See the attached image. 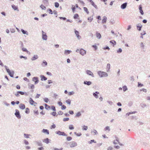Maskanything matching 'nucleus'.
<instances>
[{
  "mask_svg": "<svg viewBox=\"0 0 150 150\" xmlns=\"http://www.w3.org/2000/svg\"><path fill=\"white\" fill-rule=\"evenodd\" d=\"M98 74L100 77H106L108 76V74L104 72L99 71L98 72Z\"/></svg>",
  "mask_w": 150,
  "mask_h": 150,
  "instance_id": "nucleus-1",
  "label": "nucleus"
},
{
  "mask_svg": "<svg viewBox=\"0 0 150 150\" xmlns=\"http://www.w3.org/2000/svg\"><path fill=\"white\" fill-rule=\"evenodd\" d=\"M29 102L31 105H33L35 106H36L37 104V103L35 102L31 98H30Z\"/></svg>",
  "mask_w": 150,
  "mask_h": 150,
  "instance_id": "nucleus-2",
  "label": "nucleus"
},
{
  "mask_svg": "<svg viewBox=\"0 0 150 150\" xmlns=\"http://www.w3.org/2000/svg\"><path fill=\"white\" fill-rule=\"evenodd\" d=\"M6 71L8 73L9 75L11 77H13V76L14 72L13 71H11L9 69L6 68Z\"/></svg>",
  "mask_w": 150,
  "mask_h": 150,
  "instance_id": "nucleus-3",
  "label": "nucleus"
},
{
  "mask_svg": "<svg viewBox=\"0 0 150 150\" xmlns=\"http://www.w3.org/2000/svg\"><path fill=\"white\" fill-rule=\"evenodd\" d=\"M139 12L141 14V15H143L144 14V13L142 10V5L141 4L139 6Z\"/></svg>",
  "mask_w": 150,
  "mask_h": 150,
  "instance_id": "nucleus-4",
  "label": "nucleus"
},
{
  "mask_svg": "<svg viewBox=\"0 0 150 150\" xmlns=\"http://www.w3.org/2000/svg\"><path fill=\"white\" fill-rule=\"evenodd\" d=\"M42 39L45 40H47V36L46 35V33L43 31H42Z\"/></svg>",
  "mask_w": 150,
  "mask_h": 150,
  "instance_id": "nucleus-5",
  "label": "nucleus"
},
{
  "mask_svg": "<svg viewBox=\"0 0 150 150\" xmlns=\"http://www.w3.org/2000/svg\"><path fill=\"white\" fill-rule=\"evenodd\" d=\"M56 133L59 135L67 136V135L64 132H62L60 131H58Z\"/></svg>",
  "mask_w": 150,
  "mask_h": 150,
  "instance_id": "nucleus-6",
  "label": "nucleus"
},
{
  "mask_svg": "<svg viewBox=\"0 0 150 150\" xmlns=\"http://www.w3.org/2000/svg\"><path fill=\"white\" fill-rule=\"evenodd\" d=\"M15 115H16V116L18 119H20L21 118V116L20 115V113L18 110H16V112L15 113Z\"/></svg>",
  "mask_w": 150,
  "mask_h": 150,
  "instance_id": "nucleus-7",
  "label": "nucleus"
},
{
  "mask_svg": "<svg viewBox=\"0 0 150 150\" xmlns=\"http://www.w3.org/2000/svg\"><path fill=\"white\" fill-rule=\"evenodd\" d=\"M142 27V25L141 23L138 24L137 25V29L139 31H140Z\"/></svg>",
  "mask_w": 150,
  "mask_h": 150,
  "instance_id": "nucleus-8",
  "label": "nucleus"
},
{
  "mask_svg": "<svg viewBox=\"0 0 150 150\" xmlns=\"http://www.w3.org/2000/svg\"><path fill=\"white\" fill-rule=\"evenodd\" d=\"M80 54L82 55H83L86 54V51L82 49H81L80 50Z\"/></svg>",
  "mask_w": 150,
  "mask_h": 150,
  "instance_id": "nucleus-9",
  "label": "nucleus"
},
{
  "mask_svg": "<svg viewBox=\"0 0 150 150\" xmlns=\"http://www.w3.org/2000/svg\"><path fill=\"white\" fill-rule=\"evenodd\" d=\"M107 20V18L105 16H104L103 18V19L102 20V23L103 24L105 23H106V21Z\"/></svg>",
  "mask_w": 150,
  "mask_h": 150,
  "instance_id": "nucleus-10",
  "label": "nucleus"
},
{
  "mask_svg": "<svg viewBox=\"0 0 150 150\" xmlns=\"http://www.w3.org/2000/svg\"><path fill=\"white\" fill-rule=\"evenodd\" d=\"M33 81L35 82V84H37L38 82V78L36 77H34L33 78Z\"/></svg>",
  "mask_w": 150,
  "mask_h": 150,
  "instance_id": "nucleus-11",
  "label": "nucleus"
},
{
  "mask_svg": "<svg viewBox=\"0 0 150 150\" xmlns=\"http://www.w3.org/2000/svg\"><path fill=\"white\" fill-rule=\"evenodd\" d=\"M77 145V144L75 142H71L70 146L71 147H74Z\"/></svg>",
  "mask_w": 150,
  "mask_h": 150,
  "instance_id": "nucleus-12",
  "label": "nucleus"
},
{
  "mask_svg": "<svg viewBox=\"0 0 150 150\" xmlns=\"http://www.w3.org/2000/svg\"><path fill=\"white\" fill-rule=\"evenodd\" d=\"M86 73L87 74L91 76L92 77H93L94 76V75L93 74V73L91 71L87 70L86 71Z\"/></svg>",
  "mask_w": 150,
  "mask_h": 150,
  "instance_id": "nucleus-13",
  "label": "nucleus"
},
{
  "mask_svg": "<svg viewBox=\"0 0 150 150\" xmlns=\"http://www.w3.org/2000/svg\"><path fill=\"white\" fill-rule=\"evenodd\" d=\"M89 1L90 2L91 4L96 8H97V6L95 5L94 2L92 0H89Z\"/></svg>",
  "mask_w": 150,
  "mask_h": 150,
  "instance_id": "nucleus-14",
  "label": "nucleus"
},
{
  "mask_svg": "<svg viewBox=\"0 0 150 150\" xmlns=\"http://www.w3.org/2000/svg\"><path fill=\"white\" fill-rule=\"evenodd\" d=\"M19 107L22 110H23L25 108V105L24 104H21L20 105Z\"/></svg>",
  "mask_w": 150,
  "mask_h": 150,
  "instance_id": "nucleus-15",
  "label": "nucleus"
},
{
  "mask_svg": "<svg viewBox=\"0 0 150 150\" xmlns=\"http://www.w3.org/2000/svg\"><path fill=\"white\" fill-rule=\"evenodd\" d=\"M45 108L47 110H49L51 109V107L46 104H45Z\"/></svg>",
  "mask_w": 150,
  "mask_h": 150,
  "instance_id": "nucleus-16",
  "label": "nucleus"
},
{
  "mask_svg": "<svg viewBox=\"0 0 150 150\" xmlns=\"http://www.w3.org/2000/svg\"><path fill=\"white\" fill-rule=\"evenodd\" d=\"M42 132L44 133H46L47 134H49V131L46 129H43L42 130Z\"/></svg>",
  "mask_w": 150,
  "mask_h": 150,
  "instance_id": "nucleus-17",
  "label": "nucleus"
},
{
  "mask_svg": "<svg viewBox=\"0 0 150 150\" xmlns=\"http://www.w3.org/2000/svg\"><path fill=\"white\" fill-rule=\"evenodd\" d=\"M96 35L97 38L99 39L101 38V35L100 33H96Z\"/></svg>",
  "mask_w": 150,
  "mask_h": 150,
  "instance_id": "nucleus-18",
  "label": "nucleus"
},
{
  "mask_svg": "<svg viewBox=\"0 0 150 150\" xmlns=\"http://www.w3.org/2000/svg\"><path fill=\"white\" fill-rule=\"evenodd\" d=\"M43 142L47 144H48L49 143V139L48 138H46L44 139Z\"/></svg>",
  "mask_w": 150,
  "mask_h": 150,
  "instance_id": "nucleus-19",
  "label": "nucleus"
},
{
  "mask_svg": "<svg viewBox=\"0 0 150 150\" xmlns=\"http://www.w3.org/2000/svg\"><path fill=\"white\" fill-rule=\"evenodd\" d=\"M38 58V57L37 55H35L31 59L32 60H34L37 59Z\"/></svg>",
  "mask_w": 150,
  "mask_h": 150,
  "instance_id": "nucleus-20",
  "label": "nucleus"
},
{
  "mask_svg": "<svg viewBox=\"0 0 150 150\" xmlns=\"http://www.w3.org/2000/svg\"><path fill=\"white\" fill-rule=\"evenodd\" d=\"M127 3L125 2L122 4V9H124L127 6Z\"/></svg>",
  "mask_w": 150,
  "mask_h": 150,
  "instance_id": "nucleus-21",
  "label": "nucleus"
},
{
  "mask_svg": "<svg viewBox=\"0 0 150 150\" xmlns=\"http://www.w3.org/2000/svg\"><path fill=\"white\" fill-rule=\"evenodd\" d=\"M99 93L98 92L96 91V92L95 93H94L93 94V96L96 97V98H98V96L97 95Z\"/></svg>",
  "mask_w": 150,
  "mask_h": 150,
  "instance_id": "nucleus-22",
  "label": "nucleus"
},
{
  "mask_svg": "<svg viewBox=\"0 0 150 150\" xmlns=\"http://www.w3.org/2000/svg\"><path fill=\"white\" fill-rule=\"evenodd\" d=\"M110 43L112 44L113 45V46H114V45L116 44V42L114 40H112L110 41Z\"/></svg>",
  "mask_w": 150,
  "mask_h": 150,
  "instance_id": "nucleus-23",
  "label": "nucleus"
},
{
  "mask_svg": "<svg viewBox=\"0 0 150 150\" xmlns=\"http://www.w3.org/2000/svg\"><path fill=\"white\" fill-rule=\"evenodd\" d=\"M137 112L136 111H134V112H130L129 113H127L126 114V115H129L131 114H134L135 113H136Z\"/></svg>",
  "mask_w": 150,
  "mask_h": 150,
  "instance_id": "nucleus-24",
  "label": "nucleus"
},
{
  "mask_svg": "<svg viewBox=\"0 0 150 150\" xmlns=\"http://www.w3.org/2000/svg\"><path fill=\"white\" fill-rule=\"evenodd\" d=\"M146 34V32H145V31H143V32L142 33H141V36H140V38H143V35H145Z\"/></svg>",
  "mask_w": 150,
  "mask_h": 150,
  "instance_id": "nucleus-25",
  "label": "nucleus"
},
{
  "mask_svg": "<svg viewBox=\"0 0 150 150\" xmlns=\"http://www.w3.org/2000/svg\"><path fill=\"white\" fill-rule=\"evenodd\" d=\"M91 81H84V83L86 84H87L88 85H89L91 84Z\"/></svg>",
  "mask_w": 150,
  "mask_h": 150,
  "instance_id": "nucleus-26",
  "label": "nucleus"
},
{
  "mask_svg": "<svg viewBox=\"0 0 150 150\" xmlns=\"http://www.w3.org/2000/svg\"><path fill=\"white\" fill-rule=\"evenodd\" d=\"M25 112L27 114H28L29 113L30 109L28 108H26Z\"/></svg>",
  "mask_w": 150,
  "mask_h": 150,
  "instance_id": "nucleus-27",
  "label": "nucleus"
},
{
  "mask_svg": "<svg viewBox=\"0 0 150 150\" xmlns=\"http://www.w3.org/2000/svg\"><path fill=\"white\" fill-rule=\"evenodd\" d=\"M122 88L124 91H125L127 90V87L126 86H122Z\"/></svg>",
  "mask_w": 150,
  "mask_h": 150,
  "instance_id": "nucleus-28",
  "label": "nucleus"
},
{
  "mask_svg": "<svg viewBox=\"0 0 150 150\" xmlns=\"http://www.w3.org/2000/svg\"><path fill=\"white\" fill-rule=\"evenodd\" d=\"M75 34H76L77 37L79 38V32L76 30H75Z\"/></svg>",
  "mask_w": 150,
  "mask_h": 150,
  "instance_id": "nucleus-29",
  "label": "nucleus"
},
{
  "mask_svg": "<svg viewBox=\"0 0 150 150\" xmlns=\"http://www.w3.org/2000/svg\"><path fill=\"white\" fill-rule=\"evenodd\" d=\"M66 102L67 104L70 105L71 104V100L69 99H68L66 101Z\"/></svg>",
  "mask_w": 150,
  "mask_h": 150,
  "instance_id": "nucleus-30",
  "label": "nucleus"
},
{
  "mask_svg": "<svg viewBox=\"0 0 150 150\" xmlns=\"http://www.w3.org/2000/svg\"><path fill=\"white\" fill-rule=\"evenodd\" d=\"M97 18L98 19V23H99L100 21L101 20V17L100 16H98Z\"/></svg>",
  "mask_w": 150,
  "mask_h": 150,
  "instance_id": "nucleus-31",
  "label": "nucleus"
},
{
  "mask_svg": "<svg viewBox=\"0 0 150 150\" xmlns=\"http://www.w3.org/2000/svg\"><path fill=\"white\" fill-rule=\"evenodd\" d=\"M83 9L84 11H86L88 14L89 13V12L88 11V9L87 8L85 7H84Z\"/></svg>",
  "mask_w": 150,
  "mask_h": 150,
  "instance_id": "nucleus-32",
  "label": "nucleus"
},
{
  "mask_svg": "<svg viewBox=\"0 0 150 150\" xmlns=\"http://www.w3.org/2000/svg\"><path fill=\"white\" fill-rule=\"evenodd\" d=\"M81 115V114L80 112H78L76 115V117H79Z\"/></svg>",
  "mask_w": 150,
  "mask_h": 150,
  "instance_id": "nucleus-33",
  "label": "nucleus"
},
{
  "mask_svg": "<svg viewBox=\"0 0 150 150\" xmlns=\"http://www.w3.org/2000/svg\"><path fill=\"white\" fill-rule=\"evenodd\" d=\"M71 52V51L70 50H66L65 51L64 53L65 54H69Z\"/></svg>",
  "mask_w": 150,
  "mask_h": 150,
  "instance_id": "nucleus-34",
  "label": "nucleus"
},
{
  "mask_svg": "<svg viewBox=\"0 0 150 150\" xmlns=\"http://www.w3.org/2000/svg\"><path fill=\"white\" fill-rule=\"evenodd\" d=\"M79 17V16L78 14H75L74 16V19H76V18H78Z\"/></svg>",
  "mask_w": 150,
  "mask_h": 150,
  "instance_id": "nucleus-35",
  "label": "nucleus"
},
{
  "mask_svg": "<svg viewBox=\"0 0 150 150\" xmlns=\"http://www.w3.org/2000/svg\"><path fill=\"white\" fill-rule=\"evenodd\" d=\"M22 50L23 51L26 52L28 53L29 52L24 47H23L22 48Z\"/></svg>",
  "mask_w": 150,
  "mask_h": 150,
  "instance_id": "nucleus-36",
  "label": "nucleus"
},
{
  "mask_svg": "<svg viewBox=\"0 0 150 150\" xmlns=\"http://www.w3.org/2000/svg\"><path fill=\"white\" fill-rule=\"evenodd\" d=\"M69 128L70 129H74L73 125H69Z\"/></svg>",
  "mask_w": 150,
  "mask_h": 150,
  "instance_id": "nucleus-37",
  "label": "nucleus"
},
{
  "mask_svg": "<svg viewBox=\"0 0 150 150\" xmlns=\"http://www.w3.org/2000/svg\"><path fill=\"white\" fill-rule=\"evenodd\" d=\"M140 47L141 48H142V49H144V45L143 44V43L142 42L140 44Z\"/></svg>",
  "mask_w": 150,
  "mask_h": 150,
  "instance_id": "nucleus-38",
  "label": "nucleus"
},
{
  "mask_svg": "<svg viewBox=\"0 0 150 150\" xmlns=\"http://www.w3.org/2000/svg\"><path fill=\"white\" fill-rule=\"evenodd\" d=\"M29 86L31 89H33L34 88V86L33 84H30V85H29Z\"/></svg>",
  "mask_w": 150,
  "mask_h": 150,
  "instance_id": "nucleus-39",
  "label": "nucleus"
},
{
  "mask_svg": "<svg viewBox=\"0 0 150 150\" xmlns=\"http://www.w3.org/2000/svg\"><path fill=\"white\" fill-rule=\"evenodd\" d=\"M55 6L56 8H58L59 6V4L57 2H55Z\"/></svg>",
  "mask_w": 150,
  "mask_h": 150,
  "instance_id": "nucleus-40",
  "label": "nucleus"
},
{
  "mask_svg": "<svg viewBox=\"0 0 150 150\" xmlns=\"http://www.w3.org/2000/svg\"><path fill=\"white\" fill-rule=\"evenodd\" d=\"M72 139V138L71 137H68L67 138V139L68 141L71 140Z\"/></svg>",
  "mask_w": 150,
  "mask_h": 150,
  "instance_id": "nucleus-41",
  "label": "nucleus"
},
{
  "mask_svg": "<svg viewBox=\"0 0 150 150\" xmlns=\"http://www.w3.org/2000/svg\"><path fill=\"white\" fill-rule=\"evenodd\" d=\"M92 132L94 133V135L97 134H98L97 132L95 129L93 130Z\"/></svg>",
  "mask_w": 150,
  "mask_h": 150,
  "instance_id": "nucleus-42",
  "label": "nucleus"
},
{
  "mask_svg": "<svg viewBox=\"0 0 150 150\" xmlns=\"http://www.w3.org/2000/svg\"><path fill=\"white\" fill-rule=\"evenodd\" d=\"M51 108L53 111H56V108H55V107L54 106H53V105L51 107Z\"/></svg>",
  "mask_w": 150,
  "mask_h": 150,
  "instance_id": "nucleus-43",
  "label": "nucleus"
},
{
  "mask_svg": "<svg viewBox=\"0 0 150 150\" xmlns=\"http://www.w3.org/2000/svg\"><path fill=\"white\" fill-rule=\"evenodd\" d=\"M88 20L89 22H91L93 20V18L91 17H90L88 18Z\"/></svg>",
  "mask_w": 150,
  "mask_h": 150,
  "instance_id": "nucleus-44",
  "label": "nucleus"
},
{
  "mask_svg": "<svg viewBox=\"0 0 150 150\" xmlns=\"http://www.w3.org/2000/svg\"><path fill=\"white\" fill-rule=\"evenodd\" d=\"M138 83V87H141V86H144V85L139 82Z\"/></svg>",
  "mask_w": 150,
  "mask_h": 150,
  "instance_id": "nucleus-45",
  "label": "nucleus"
},
{
  "mask_svg": "<svg viewBox=\"0 0 150 150\" xmlns=\"http://www.w3.org/2000/svg\"><path fill=\"white\" fill-rule=\"evenodd\" d=\"M51 114L52 115L54 116L56 115L57 113L56 112H53L51 113Z\"/></svg>",
  "mask_w": 150,
  "mask_h": 150,
  "instance_id": "nucleus-46",
  "label": "nucleus"
},
{
  "mask_svg": "<svg viewBox=\"0 0 150 150\" xmlns=\"http://www.w3.org/2000/svg\"><path fill=\"white\" fill-rule=\"evenodd\" d=\"M88 129V127L87 126L85 125L83 127V130H86Z\"/></svg>",
  "mask_w": 150,
  "mask_h": 150,
  "instance_id": "nucleus-47",
  "label": "nucleus"
},
{
  "mask_svg": "<svg viewBox=\"0 0 150 150\" xmlns=\"http://www.w3.org/2000/svg\"><path fill=\"white\" fill-rule=\"evenodd\" d=\"M72 9L74 13L75 11V7L74 6H72Z\"/></svg>",
  "mask_w": 150,
  "mask_h": 150,
  "instance_id": "nucleus-48",
  "label": "nucleus"
},
{
  "mask_svg": "<svg viewBox=\"0 0 150 150\" xmlns=\"http://www.w3.org/2000/svg\"><path fill=\"white\" fill-rule=\"evenodd\" d=\"M104 129H105V131H106V130H108V131H110V127L109 126H107V127H106Z\"/></svg>",
  "mask_w": 150,
  "mask_h": 150,
  "instance_id": "nucleus-49",
  "label": "nucleus"
},
{
  "mask_svg": "<svg viewBox=\"0 0 150 150\" xmlns=\"http://www.w3.org/2000/svg\"><path fill=\"white\" fill-rule=\"evenodd\" d=\"M130 79L131 81H134V77L133 76H131L130 78Z\"/></svg>",
  "mask_w": 150,
  "mask_h": 150,
  "instance_id": "nucleus-50",
  "label": "nucleus"
},
{
  "mask_svg": "<svg viewBox=\"0 0 150 150\" xmlns=\"http://www.w3.org/2000/svg\"><path fill=\"white\" fill-rule=\"evenodd\" d=\"M61 106V109L62 110L65 109L66 108V106L64 105H62Z\"/></svg>",
  "mask_w": 150,
  "mask_h": 150,
  "instance_id": "nucleus-51",
  "label": "nucleus"
},
{
  "mask_svg": "<svg viewBox=\"0 0 150 150\" xmlns=\"http://www.w3.org/2000/svg\"><path fill=\"white\" fill-rule=\"evenodd\" d=\"M69 120V118H65L63 119V121L64 122H65L66 121H68Z\"/></svg>",
  "mask_w": 150,
  "mask_h": 150,
  "instance_id": "nucleus-52",
  "label": "nucleus"
},
{
  "mask_svg": "<svg viewBox=\"0 0 150 150\" xmlns=\"http://www.w3.org/2000/svg\"><path fill=\"white\" fill-rule=\"evenodd\" d=\"M34 113L35 114L38 115V110H34L33 111Z\"/></svg>",
  "mask_w": 150,
  "mask_h": 150,
  "instance_id": "nucleus-53",
  "label": "nucleus"
},
{
  "mask_svg": "<svg viewBox=\"0 0 150 150\" xmlns=\"http://www.w3.org/2000/svg\"><path fill=\"white\" fill-rule=\"evenodd\" d=\"M40 7L42 9H46L45 7L43 5H41L40 6Z\"/></svg>",
  "mask_w": 150,
  "mask_h": 150,
  "instance_id": "nucleus-54",
  "label": "nucleus"
},
{
  "mask_svg": "<svg viewBox=\"0 0 150 150\" xmlns=\"http://www.w3.org/2000/svg\"><path fill=\"white\" fill-rule=\"evenodd\" d=\"M74 134L78 136H80L81 135V133H77L76 132H74Z\"/></svg>",
  "mask_w": 150,
  "mask_h": 150,
  "instance_id": "nucleus-55",
  "label": "nucleus"
},
{
  "mask_svg": "<svg viewBox=\"0 0 150 150\" xmlns=\"http://www.w3.org/2000/svg\"><path fill=\"white\" fill-rule=\"evenodd\" d=\"M48 11L49 13H50L52 14V11L51 9H48Z\"/></svg>",
  "mask_w": 150,
  "mask_h": 150,
  "instance_id": "nucleus-56",
  "label": "nucleus"
},
{
  "mask_svg": "<svg viewBox=\"0 0 150 150\" xmlns=\"http://www.w3.org/2000/svg\"><path fill=\"white\" fill-rule=\"evenodd\" d=\"M58 114L59 115H62L63 114V112L62 111H59L58 112Z\"/></svg>",
  "mask_w": 150,
  "mask_h": 150,
  "instance_id": "nucleus-57",
  "label": "nucleus"
},
{
  "mask_svg": "<svg viewBox=\"0 0 150 150\" xmlns=\"http://www.w3.org/2000/svg\"><path fill=\"white\" fill-rule=\"evenodd\" d=\"M42 79H43L44 80H46L47 79V78L43 76L42 77Z\"/></svg>",
  "mask_w": 150,
  "mask_h": 150,
  "instance_id": "nucleus-58",
  "label": "nucleus"
},
{
  "mask_svg": "<svg viewBox=\"0 0 150 150\" xmlns=\"http://www.w3.org/2000/svg\"><path fill=\"white\" fill-rule=\"evenodd\" d=\"M93 142L95 143H96V142L94 140H91V141L89 142V143L90 144H91Z\"/></svg>",
  "mask_w": 150,
  "mask_h": 150,
  "instance_id": "nucleus-59",
  "label": "nucleus"
},
{
  "mask_svg": "<svg viewBox=\"0 0 150 150\" xmlns=\"http://www.w3.org/2000/svg\"><path fill=\"white\" fill-rule=\"evenodd\" d=\"M12 8L14 10H16L17 9V7L15 5H13L12 6Z\"/></svg>",
  "mask_w": 150,
  "mask_h": 150,
  "instance_id": "nucleus-60",
  "label": "nucleus"
},
{
  "mask_svg": "<svg viewBox=\"0 0 150 150\" xmlns=\"http://www.w3.org/2000/svg\"><path fill=\"white\" fill-rule=\"evenodd\" d=\"M74 92L73 91L69 92L68 93V95L69 96H71V95H72L74 94Z\"/></svg>",
  "mask_w": 150,
  "mask_h": 150,
  "instance_id": "nucleus-61",
  "label": "nucleus"
},
{
  "mask_svg": "<svg viewBox=\"0 0 150 150\" xmlns=\"http://www.w3.org/2000/svg\"><path fill=\"white\" fill-rule=\"evenodd\" d=\"M141 106L142 108H144L146 106V105L145 104H141Z\"/></svg>",
  "mask_w": 150,
  "mask_h": 150,
  "instance_id": "nucleus-62",
  "label": "nucleus"
},
{
  "mask_svg": "<svg viewBox=\"0 0 150 150\" xmlns=\"http://www.w3.org/2000/svg\"><path fill=\"white\" fill-rule=\"evenodd\" d=\"M44 100L45 102L47 103L48 102L49 100L48 98H45L44 99Z\"/></svg>",
  "mask_w": 150,
  "mask_h": 150,
  "instance_id": "nucleus-63",
  "label": "nucleus"
},
{
  "mask_svg": "<svg viewBox=\"0 0 150 150\" xmlns=\"http://www.w3.org/2000/svg\"><path fill=\"white\" fill-rule=\"evenodd\" d=\"M21 31L23 34H26V32H27L26 31H25L23 29H21Z\"/></svg>",
  "mask_w": 150,
  "mask_h": 150,
  "instance_id": "nucleus-64",
  "label": "nucleus"
}]
</instances>
